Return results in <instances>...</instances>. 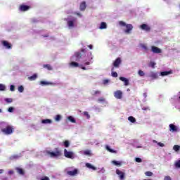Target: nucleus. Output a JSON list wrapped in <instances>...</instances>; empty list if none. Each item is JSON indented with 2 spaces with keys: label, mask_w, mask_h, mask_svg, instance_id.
<instances>
[{
  "label": "nucleus",
  "mask_w": 180,
  "mask_h": 180,
  "mask_svg": "<svg viewBox=\"0 0 180 180\" xmlns=\"http://www.w3.org/2000/svg\"><path fill=\"white\" fill-rule=\"evenodd\" d=\"M122 63V59L120 58H117L113 63V66L115 68H119V65Z\"/></svg>",
  "instance_id": "nucleus-10"
},
{
  "label": "nucleus",
  "mask_w": 180,
  "mask_h": 180,
  "mask_svg": "<svg viewBox=\"0 0 180 180\" xmlns=\"http://www.w3.org/2000/svg\"><path fill=\"white\" fill-rule=\"evenodd\" d=\"M63 146L66 148H68V147H70V141H65L63 142Z\"/></svg>",
  "instance_id": "nucleus-31"
},
{
  "label": "nucleus",
  "mask_w": 180,
  "mask_h": 180,
  "mask_svg": "<svg viewBox=\"0 0 180 180\" xmlns=\"http://www.w3.org/2000/svg\"><path fill=\"white\" fill-rule=\"evenodd\" d=\"M81 68L82 70H86V68H85L84 66H81Z\"/></svg>",
  "instance_id": "nucleus-60"
},
{
  "label": "nucleus",
  "mask_w": 180,
  "mask_h": 180,
  "mask_svg": "<svg viewBox=\"0 0 180 180\" xmlns=\"http://www.w3.org/2000/svg\"><path fill=\"white\" fill-rule=\"evenodd\" d=\"M164 180H172V179H171V176H165Z\"/></svg>",
  "instance_id": "nucleus-49"
},
{
  "label": "nucleus",
  "mask_w": 180,
  "mask_h": 180,
  "mask_svg": "<svg viewBox=\"0 0 180 180\" xmlns=\"http://www.w3.org/2000/svg\"><path fill=\"white\" fill-rule=\"evenodd\" d=\"M41 180H50V178H49L48 176H44L42 179H41Z\"/></svg>",
  "instance_id": "nucleus-54"
},
{
  "label": "nucleus",
  "mask_w": 180,
  "mask_h": 180,
  "mask_svg": "<svg viewBox=\"0 0 180 180\" xmlns=\"http://www.w3.org/2000/svg\"><path fill=\"white\" fill-rule=\"evenodd\" d=\"M119 25L120 26H125L126 30H124V33L127 34H130L131 33V30H133V25L126 24L124 21H120Z\"/></svg>",
  "instance_id": "nucleus-3"
},
{
  "label": "nucleus",
  "mask_w": 180,
  "mask_h": 180,
  "mask_svg": "<svg viewBox=\"0 0 180 180\" xmlns=\"http://www.w3.org/2000/svg\"><path fill=\"white\" fill-rule=\"evenodd\" d=\"M79 9L80 11H85L86 9V3L85 1L81 3Z\"/></svg>",
  "instance_id": "nucleus-19"
},
{
  "label": "nucleus",
  "mask_w": 180,
  "mask_h": 180,
  "mask_svg": "<svg viewBox=\"0 0 180 180\" xmlns=\"http://www.w3.org/2000/svg\"><path fill=\"white\" fill-rule=\"evenodd\" d=\"M4 173V169H0V174H3Z\"/></svg>",
  "instance_id": "nucleus-63"
},
{
  "label": "nucleus",
  "mask_w": 180,
  "mask_h": 180,
  "mask_svg": "<svg viewBox=\"0 0 180 180\" xmlns=\"http://www.w3.org/2000/svg\"><path fill=\"white\" fill-rule=\"evenodd\" d=\"M158 146H160V147H164V143H161V142H159L158 143Z\"/></svg>",
  "instance_id": "nucleus-56"
},
{
  "label": "nucleus",
  "mask_w": 180,
  "mask_h": 180,
  "mask_svg": "<svg viewBox=\"0 0 180 180\" xmlns=\"http://www.w3.org/2000/svg\"><path fill=\"white\" fill-rule=\"evenodd\" d=\"M28 79L30 81H36L37 79V75L34 74L32 76L28 77Z\"/></svg>",
  "instance_id": "nucleus-23"
},
{
  "label": "nucleus",
  "mask_w": 180,
  "mask_h": 180,
  "mask_svg": "<svg viewBox=\"0 0 180 180\" xmlns=\"http://www.w3.org/2000/svg\"><path fill=\"white\" fill-rule=\"evenodd\" d=\"M86 168H89V169H93V171H96V167L91 165V163H86Z\"/></svg>",
  "instance_id": "nucleus-21"
},
{
  "label": "nucleus",
  "mask_w": 180,
  "mask_h": 180,
  "mask_svg": "<svg viewBox=\"0 0 180 180\" xmlns=\"http://www.w3.org/2000/svg\"><path fill=\"white\" fill-rule=\"evenodd\" d=\"M8 174H9L10 175L13 174V170L8 171Z\"/></svg>",
  "instance_id": "nucleus-58"
},
{
  "label": "nucleus",
  "mask_w": 180,
  "mask_h": 180,
  "mask_svg": "<svg viewBox=\"0 0 180 180\" xmlns=\"http://www.w3.org/2000/svg\"><path fill=\"white\" fill-rule=\"evenodd\" d=\"M30 9V6L26 5L20 6V11L22 12H26V11H29Z\"/></svg>",
  "instance_id": "nucleus-12"
},
{
  "label": "nucleus",
  "mask_w": 180,
  "mask_h": 180,
  "mask_svg": "<svg viewBox=\"0 0 180 180\" xmlns=\"http://www.w3.org/2000/svg\"><path fill=\"white\" fill-rule=\"evenodd\" d=\"M78 174V169H75L73 171H68V175H70V176H75V175H77Z\"/></svg>",
  "instance_id": "nucleus-14"
},
{
  "label": "nucleus",
  "mask_w": 180,
  "mask_h": 180,
  "mask_svg": "<svg viewBox=\"0 0 180 180\" xmlns=\"http://www.w3.org/2000/svg\"><path fill=\"white\" fill-rule=\"evenodd\" d=\"M1 132L4 133V134L9 136V134L13 133V127L8 124H4V128L1 129Z\"/></svg>",
  "instance_id": "nucleus-2"
},
{
  "label": "nucleus",
  "mask_w": 180,
  "mask_h": 180,
  "mask_svg": "<svg viewBox=\"0 0 180 180\" xmlns=\"http://www.w3.org/2000/svg\"><path fill=\"white\" fill-rule=\"evenodd\" d=\"M151 52L154 53L155 54H160V53H162V51L161 49L155 46H151Z\"/></svg>",
  "instance_id": "nucleus-5"
},
{
  "label": "nucleus",
  "mask_w": 180,
  "mask_h": 180,
  "mask_svg": "<svg viewBox=\"0 0 180 180\" xmlns=\"http://www.w3.org/2000/svg\"><path fill=\"white\" fill-rule=\"evenodd\" d=\"M4 101L6 102V103H12V102H13V98H5Z\"/></svg>",
  "instance_id": "nucleus-36"
},
{
  "label": "nucleus",
  "mask_w": 180,
  "mask_h": 180,
  "mask_svg": "<svg viewBox=\"0 0 180 180\" xmlns=\"http://www.w3.org/2000/svg\"><path fill=\"white\" fill-rule=\"evenodd\" d=\"M173 150L176 152L179 151V150H180L179 145H174L173 147Z\"/></svg>",
  "instance_id": "nucleus-33"
},
{
  "label": "nucleus",
  "mask_w": 180,
  "mask_h": 180,
  "mask_svg": "<svg viewBox=\"0 0 180 180\" xmlns=\"http://www.w3.org/2000/svg\"><path fill=\"white\" fill-rule=\"evenodd\" d=\"M1 44L2 46H4V47L8 49V50H11V49H12V44L11 43H8V41H2Z\"/></svg>",
  "instance_id": "nucleus-9"
},
{
  "label": "nucleus",
  "mask_w": 180,
  "mask_h": 180,
  "mask_svg": "<svg viewBox=\"0 0 180 180\" xmlns=\"http://www.w3.org/2000/svg\"><path fill=\"white\" fill-rule=\"evenodd\" d=\"M23 91H25V88L23 87V86H20L18 87V91L19 92H23Z\"/></svg>",
  "instance_id": "nucleus-45"
},
{
  "label": "nucleus",
  "mask_w": 180,
  "mask_h": 180,
  "mask_svg": "<svg viewBox=\"0 0 180 180\" xmlns=\"http://www.w3.org/2000/svg\"><path fill=\"white\" fill-rule=\"evenodd\" d=\"M15 171H17L18 174L20 175H25V170L20 167H16Z\"/></svg>",
  "instance_id": "nucleus-18"
},
{
  "label": "nucleus",
  "mask_w": 180,
  "mask_h": 180,
  "mask_svg": "<svg viewBox=\"0 0 180 180\" xmlns=\"http://www.w3.org/2000/svg\"><path fill=\"white\" fill-rule=\"evenodd\" d=\"M73 57H75L76 61H79L82 58V54L80 52H75Z\"/></svg>",
  "instance_id": "nucleus-13"
},
{
  "label": "nucleus",
  "mask_w": 180,
  "mask_h": 180,
  "mask_svg": "<svg viewBox=\"0 0 180 180\" xmlns=\"http://www.w3.org/2000/svg\"><path fill=\"white\" fill-rule=\"evenodd\" d=\"M77 20L75 19V18H73L72 20H68V26L69 27H74V23H75V21H76Z\"/></svg>",
  "instance_id": "nucleus-15"
},
{
  "label": "nucleus",
  "mask_w": 180,
  "mask_h": 180,
  "mask_svg": "<svg viewBox=\"0 0 180 180\" xmlns=\"http://www.w3.org/2000/svg\"><path fill=\"white\" fill-rule=\"evenodd\" d=\"M41 123L43 124H51V123H53V121L50 119L42 120Z\"/></svg>",
  "instance_id": "nucleus-20"
},
{
  "label": "nucleus",
  "mask_w": 180,
  "mask_h": 180,
  "mask_svg": "<svg viewBox=\"0 0 180 180\" xmlns=\"http://www.w3.org/2000/svg\"><path fill=\"white\" fill-rule=\"evenodd\" d=\"M128 120L131 122V123H136V118H134L133 116L129 117Z\"/></svg>",
  "instance_id": "nucleus-29"
},
{
  "label": "nucleus",
  "mask_w": 180,
  "mask_h": 180,
  "mask_svg": "<svg viewBox=\"0 0 180 180\" xmlns=\"http://www.w3.org/2000/svg\"><path fill=\"white\" fill-rule=\"evenodd\" d=\"M84 155H88L89 157H91L92 155V153H91L90 150H86L83 152Z\"/></svg>",
  "instance_id": "nucleus-25"
},
{
  "label": "nucleus",
  "mask_w": 180,
  "mask_h": 180,
  "mask_svg": "<svg viewBox=\"0 0 180 180\" xmlns=\"http://www.w3.org/2000/svg\"><path fill=\"white\" fill-rule=\"evenodd\" d=\"M84 115L86 116L87 119H91V115H89V113H88V112H84Z\"/></svg>",
  "instance_id": "nucleus-43"
},
{
  "label": "nucleus",
  "mask_w": 180,
  "mask_h": 180,
  "mask_svg": "<svg viewBox=\"0 0 180 180\" xmlns=\"http://www.w3.org/2000/svg\"><path fill=\"white\" fill-rule=\"evenodd\" d=\"M176 168H180V160L175 163Z\"/></svg>",
  "instance_id": "nucleus-48"
},
{
  "label": "nucleus",
  "mask_w": 180,
  "mask_h": 180,
  "mask_svg": "<svg viewBox=\"0 0 180 180\" xmlns=\"http://www.w3.org/2000/svg\"><path fill=\"white\" fill-rule=\"evenodd\" d=\"M6 88L5 85L0 84V91H5Z\"/></svg>",
  "instance_id": "nucleus-44"
},
{
  "label": "nucleus",
  "mask_w": 180,
  "mask_h": 180,
  "mask_svg": "<svg viewBox=\"0 0 180 180\" xmlns=\"http://www.w3.org/2000/svg\"><path fill=\"white\" fill-rule=\"evenodd\" d=\"M112 164H114V165H116L117 167L122 165V162H117V161H116V160H113V161L112 162Z\"/></svg>",
  "instance_id": "nucleus-35"
},
{
  "label": "nucleus",
  "mask_w": 180,
  "mask_h": 180,
  "mask_svg": "<svg viewBox=\"0 0 180 180\" xmlns=\"http://www.w3.org/2000/svg\"><path fill=\"white\" fill-rule=\"evenodd\" d=\"M70 67H72L73 68H77L79 67V64L78 63L74 62V61L71 62L70 63Z\"/></svg>",
  "instance_id": "nucleus-22"
},
{
  "label": "nucleus",
  "mask_w": 180,
  "mask_h": 180,
  "mask_svg": "<svg viewBox=\"0 0 180 180\" xmlns=\"http://www.w3.org/2000/svg\"><path fill=\"white\" fill-rule=\"evenodd\" d=\"M8 112H9L10 113H12V112H13V107L8 108Z\"/></svg>",
  "instance_id": "nucleus-50"
},
{
  "label": "nucleus",
  "mask_w": 180,
  "mask_h": 180,
  "mask_svg": "<svg viewBox=\"0 0 180 180\" xmlns=\"http://www.w3.org/2000/svg\"><path fill=\"white\" fill-rule=\"evenodd\" d=\"M80 51H81L82 53H86V49H82L80 50Z\"/></svg>",
  "instance_id": "nucleus-55"
},
{
  "label": "nucleus",
  "mask_w": 180,
  "mask_h": 180,
  "mask_svg": "<svg viewBox=\"0 0 180 180\" xmlns=\"http://www.w3.org/2000/svg\"><path fill=\"white\" fill-rule=\"evenodd\" d=\"M141 47L142 49H143V50H146L147 51V50H148V47H147V45L144 44H141Z\"/></svg>",
  "instance_id": "nucleus-42"
},
{
  "label": "nucleus",
  "mask_w": 180,
  "mask_h": 180,
  "mask_svg": "<svg viewBox=\"0 0 180 180\" xmlns=\"http://www.w3.org/2000/svg\"><path fill=\"white\" fill-rule=\"evenodd\" d=\"M149 77L152 79H157V78H158V75H157V73H155L154 72H150Z\"/></svg>",
  "instance_id": "nucleus-17"
},
{
  "label": "nucleus",
  "mask_w": 180,
  "mask_h": 180,
  "mask_svg": "<svg viewBox=\"0 0 180 180\" xmlns=\"http://www.w3.org/2000/svg\"><path fill=\"white\" fill-rule=\"evenodd\" d=\"M155 64L156 63L155 62L150 61L149 63V66L151 67V68H155Z\"/></svg>",
  "instance_id": "nucleus-39"
},
{
  "label": "nucleus",
  "mask_w": 180,
  "mask_h": 180,
  "mask_svg": "<svg viewBox=\"0 0 180 180\" xmlns=\"http://www.w3.org/2000/svg\"><path fill=\"white\" fill-rule=\"evenodd\" d=\"M114 96L116 99H122V98H123V92L120 90H117L114 93Z\"/></svg>",
  "instance_id": "nucleus-6"
},
{
  "label": "nucleus",
  "mask_w": 180,
  "mask_h": 180,
  "mask_svg": "<svg viewBox=\"0 0 180 180\" xmlns=\"http://www.w3.org/2000/svg\"><path fill=\"white\" fill-rule=\"evenodd\" d=\"M112 77H113L114 78L117 77V72H112Z\"/></svg>",
  "instance_id": "nucleus-46"
},
{
  "label": "nucleus",
  "mask_w": 180,
  "mask_h": 180,
  "mask_svg": "<svg viewBox=\"0 0 180 180\" xmlns=\"http://www.w3.org/2000/svg\"><path fill=\"white\" fill-rule=\"evenodd\" d=\"M135 161L136 162H142L143 160L140 158H136Z\"/></svg>",
  "instance_id": "nucleus-47"
},
{
  "label": "nucleus",
  "mask_w": 180,
  "mask_h": 180,
  "mask_svg": "<svg viewBox=\"0 0 180 180\" xmlns=\"http://www.w3.org/2000/svg\"><path fill=\"white\" fill-rule=\"evenodd\" d=\"M76 15H77V16H80V18L82 16L79 13H77Z\"/></svg>",
  "instance_id": "nucleus-62"
},
{
  "label": "nucleus",
  "mask_w": 180,
  "mask_h": 180,
  "mask_svg": "<svg viewBox=\"0 0 180 180\" xmlns=\"http://www.w3.org/2000/svg\"><path fill=\"white\" fill-rule=\"evenodd\" d=\"M116 174L118 175L120 180L124 179V172L120 171L119 169H116Z\"/></svg>",
  "instance_id": "nucleus-8"
},
{
  "label": "nucleus",
  "mask_w": 180,
  "mask_h": 180,
  "mask_svg": "<svg viewBox=\"0 0 180 180\" xmlns=\"http://www.w3.org/2000/svg\"><path fill=\"white\" fill-rule=\"evenodd\" d=\"M169 74H171L170 71H164L160 72V75L162 77H165V75H169Z\"/></svg>",
  "instance_id": "nucleus-27"
},
{
  "label": "nucleus",
  "mask_w": 180,
  "mask_h": 180,
  "mask_svg": "<svg viewBox=\"0 0 180 180\" xmlns=\"http://www.w3.org/2000/svg\"><path fill=\"white\" fill-rule=\"evenodd\" d=\"M19 157H20V156H19L18 155H12L10 157V160H18V158H19Z\"/></svg>",
  "instance_id": "nucleus-34"
},
{
  "label": "nucleus",
  "mask_w": 180,
  "mask_h": 180,
  "mask_svg": "<svg viewBox=\"0 0 180 180\" xmlns=\"http://www.w3.org/2000/svg\"><path fill=\"white\" fill-rule=\"evenodd\" d=\"M10 91H11V92H13L15 91V86L13 85L11 86Z\"/></svg>",
  "instance_id": "nucleus-51"
},
{
  "label": "nucleus",
  "mask_w": 180,
  "mask_h": 180,
  "mask_svg": "<svg viewBox=\"0 0 180 180\" xmlns=\"http://www.w3.org/2000/svg\"><path fill=\"white\" fill-rule=\"evenodd\" d=\"M139 27L141 30H145V32H150V30H151V27H150L147 24H142Z\"/></svg>",
  "instance_id": "nucleus-7"
},
{
  "label": "nucleus",
  "mask_w": 180,
  "mask_h": 180,
  "mask_svg": "<svg viewBox=\"0 0 180 180\" xmlns=\"http://www.w3.org/2000/svg\"><path fill=\"white\" fill-rule=\"evenodd\" d=\"M40 85H53V83L46 82V81H41L40 82Z\"/></svg>",
  "instance_id": "nucleus-28"
},
{
  "label": "nucleus",
  "mask_w": 180,
  "mask_h": 180,
  "mask_svg": "<svg viewBox=\"0 0 180 180\" xmlns=\"http://www.w3.org/2000/svg\"><path fill=\"white\" fill-rule=\"evenodd\" d=\"M142 110H150V107H143L142 108Z\"/></svg>",
  "instance_id": "nucleus-53"
},
{
  "label": "nucleus",
  "mask_w": 180,
  "mask_h": 180,
  "mask_svg": "<svg viewBox=\"0 0 180 180\" xmlns=\"http://www.w3.org/2000/svg\"><path fill=\"white\" fill-rule=\"evenodd\" d=\"M46 154H48V155H50L51 158H57L63 155V153H61V150H60V148H56L54 150V152H51L49 150H47Z\"/></svg>",
  "instance_id": "nucleus-1"
},
{
  "label": "nucleus",
  "mask_w": 180,
  "mask_h": 180,
  "mask_svg": "<svg viewBox=\"0 0 180 180\" xmlns=\"http://www.w3.org/2000/svg\"><path fill=\"white\" fill-rule=\"evenodd\" d=\"M64 155L66 158L74 160V152L68 151L67 149H64Z\"/></svg>",
  "instance_id": "nucleus-4"
},
{
  "label": "nucleus",
  "mask_w": 180,
  "mask_h": 180,
  "mask_svg": "<svg viewBox=\"0 0 180 180\" xmlns=\"http://www.w3.org/2000/svg\"><path fill=\"white\" fill-rule=\"evenodd\" d=\"M43 68H46V70H48V71H51V70H53V68L51 67V65H50L49 64L44 65Z\"/></svg>",
  "instance_id": "nucleus-26"
},
{
  "label": "nucleus",
  "mask_w": 180,
  "mask_h": 180,
  "mask_svg": "<svg viewBox=\"0 0 180 180\" xmlns=\"http://www.w3.org/2000/svg\"><path fill=\"white\" fill-rule=\"evenodd\" d=\"M145 175H146V176H153V172H150V171L146 172H145Z\"/></svg>",
  "instance_id": "nucleus-41"
},
{
  "label": "nucleus",
  "mask_w": 180,
  "mask_h": 180,
  "mask_svg": "<svg viewBox=\"0 0 180 180\" xmlns=\"http://www.w3.org/2000/svg\"><path fill=\"white\" fill-rule=\"evenodd\" d=\"M108 82H109V80L108 79L104 80V84H108Z\"/></svg>",
  "instance_id": "nucleus-61"
},
{
  "label": "nucleus",
  "mask_w": 180,
  "mask_h": 180,
  "mask_svg": "<svg viewBox=\"0 0 180 180\" xmlns=\"http://www.w3.org/2000/svg\"><path fill=\"white\" fill-rule=\"evenodd\" d=\"M96 95H101V91L97 90V91H95L92 94V96H96Z\"/></svg>",
  "instance_id": "nucleus-38"
},
{
  "label": "nucleus",
  "mask_w": 180,
  "mask_h": 180,
  "mask_svg": "<svg viewBox=\"0 0 180 180\" xmlns=\"http://www.w3.org/2000/svg\"><path fill=\"white\" fill-rule=\"evenodd\" d=\"M120 81H122V82L124 83L125 86H127V85H129V79H126V78L124 77H120Z\"/></svg>",
  "instance_id": "nucleus-16"
},
{
  "label": "nucleus",
  "mask_w": 180,
  "mask_h": 180,
  "mask_svg": "<svg viewBox=\"0 0 180 180\" xmlns=\"http://www.w3.org/2000/svg\"><path fill=\"white\" fill-rule=\"evenodd\" d=\"M169 131L172 132H176L178 131V127L174 125V124H169Z\"/></svg>",
  "instance_id": "nucleus-11"
},
{
  "label": "nucleus",
  "mask_w": 180,
  "mask_h": 180,
  "mask_svg": "<svg viewBox=\"0 0 180 180\" xmlns=\"http://www.w3.org/2000/svg\"><path fill=\"white\" fill-rule=\"evenodd\" d=\"M139 77H144V75H146V74L144 73V72L143 70H139Z\"/></svg>",
  "instance_id": "nucleus-40"
},
{
  "label": "nucleus",
  "mask_w": 180,
  "mask_h": 180,
  "mask_svg": "<svg viewBox=\"0 0 180 180\" xmlns=\"http://www.w3.org/2000/svg\"><path fill=\"white\" fill-rule=\"evenodd\" d=\"M105 148L108 151H109V153H116V150L110 148L109 146H106Z\"/></svg>",
  "instance_id": "nucleus-30"
},
{
  "label": "nucleus",
  "mask_w": 180,
  "mask_h": 180,
  "mask_svg": "<svg viewBox=\"0 0 180 180\" xmlns=\"http://www.w3.org/2000/svg\"><path fill=\"white\" fill-rule=\"evenodd\" d=\"M98 102H105V98H100L98 99Z\"/></svg>",
  "instance_id": "nucleus-52"
},
{
  "label": "nucleus",
  "mask_w": 180,
  "mask_h": 180,
  "mask_svg": "<svg viewBox=\"0 0 180 180\" xmlns=\"http://www.w3.org/2000/svg\"><path fill=\"white\" fill-rule=\"evenodd\" d=\"M44 37H49V35H44Z\"/></svg>",
  "instance_id": "nucleus-64"
},
{
  "label": "nucleus",
  "mask_w": 180,
  "mask_h": 180,
  "mask_svg": "<svg viewBox=\"0 0 180 180\" xmlns=\"http://www.w3.org/2000/svg\"><path fill=\"white\" fill-rule=\"evenodd\" d=\"M91 64L90 62H86L84 63V65H89Z\"/></svg>",
  "instance_id": "nucleus-59"
},
{
  "label": "nucleus",
  "mask_w": 180,
  "mask_h": 180,
  "mask_svg": "<svg viewBox=\"0 0 180 180\" xmlns=\"http://www.w3.org/2000/svg\"><path fill=\"white\" fill-rule=\"evenodd\" d=\"M68 120H69L70 122H71V123H75V118H74V117H72V116H69V117H68Z\"/></svg>",
  "instance_id": "nucleus-32"
},
{
  "label": "nucleus",
  "mask_w": 180,
  "mask_h": 180,
  "mask_svg": "<svg viewBox=\"0 0 180 180\" xmlns=\"http://www.w3.org/2000/svg\"><path fill=\"white\" fill-rule=\"evenodd\" d=\"M88 47L90 50H92V49H94V46H92V44L89 45Z\"/></svg>",
  "instance_id": "nucleus-57"
},
{
  "label": "nucleus",
  "mask_w": 180,
  "mask_h": 180,
  "mask_svg": "<svg viewBox=\"0 0 180 180\" xmlns=\"http://www.w3.org/2000/svg\"><path fill=\"white\" fill-rule=\"evenodd\" d=\"M55 120H56V122H60V120H61V115H57L55 117Z\"/></svg>",
  "instance_id": "nucleus-37"
},
{
  "label": "nucleus",
  "mask_w": 180,
  "mask_h": 180,
  "mask_svg": "<svg viewBox=\"0 0 180 180\" xmlns=\"http://www.w3.org/2000/svg\"><path fill=\"white\" fill-rule=\"evenodd\" d=\"M106 27H108V25H106V22H102L101 23V25H100V27H99V29L103 30V29H106Z\"/></svg>",
  "instance_id": "nucleus-24"
}]
</instances>
